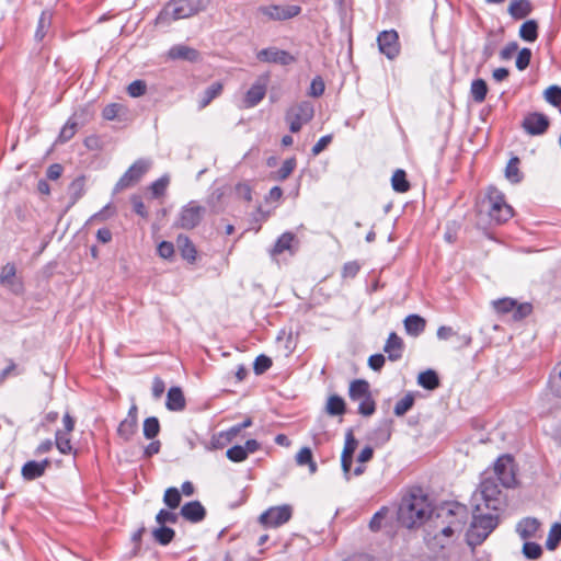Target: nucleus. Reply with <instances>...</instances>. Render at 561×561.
Listing matches in <instances>:
<instances>
[{
  "mask_svg": "<svg viewBox=\"0 0 561 561\" xmlns=\"http://www.w3.org/2000/svg\"><path fill=\"white\" fill-rule=\"evenodd\" d=\"M147 85L142 80L133 81L128 88L127 92L133 98H139L146 93Z\"/></svg>",
  "mask_w": 561,
  "mask_h": 561,
  "instance_id": "obj_60",
  "label": "nucleus"
},
{
  "mask_svg": "<svg viewBox=\"0 0 561 561\" xmlns=\"http://www.w3.org/2000/svg\"><path fill=\"white\" fill-rule=\"evenodd\" d=\"M114 214H115V208L112 206V204H107L100 211L92 215L89 218L88 224H91L93 221H104V220L111 218L112 216H114Z\"/></svg>",
  "mask_w": 561,
  "mask_h": 561,
  "instance_id": "obj_55",
  "label": "nucleus"
},
{
  "mask_svg": "<svg viewBox=\"0 0 561 561\" xmlns=\"http://www.w3.org/2000/svg\"><path fill=\"white\" fill-rule=\"evenodd\" d=\"M357 440L350 430L345 435V443L341 455V466L344 473L345 479L348 481L351 479V467L353 462V454L356 450Z\"/></svg>",
  "mask_w": 561,
  "mask_h": 561,
  "instance_id": "obj_14",
  "label": "nucleus"
},
{
  "mask_svg": "<svg viewBox=\"0 0 561 561\" xmlns=\"http://www.w3.org/2000/svg\"><path fill=\"white\" fill-rule=\"evenodd\" d=\"M518 164H519V159L517 157H513L510 159V161L505 168V178L511 183H514V184L519 183L523 179V175L519 171Z\"/></svg>",
  "mask_w": 561,
  "mask_h": 561,
  "instance_id": "obj_35",
  "label": "nucleus"
},
{
  "mask_svg": "<svg viewBox=\"0 0 561 561\" xmlns=\"http://www.w3.org/2000/svg\"><path fill=\"white\" fill-rule=\"evenodd\" d=\"M169 56L172 59H185V60H196L198 57V53L185 45H175L169 50Z\"/></svg>",
  "mask_w": 561,
  "mask_h": 561,
  "instance_id": "obj_28",
  "label": "nucleus"
},
{
  "mask_svg": "<svg viewBox=\"0 0 561 561\" xmlns=\"http://www.w3.org/2000/svg\"><path fill=\"white\" fill-rule=\"evenodd\" d=\"M312 451L309 447H302L296 455V462L298 466H306L308 462H311Z\"/></svg>",
  "mask_w": 561,
  "mask_h": 561,
  "instance_id": "obj_64",
  "label": "nucleus"
},
{
  "mask_svg": "<svg viewBox=\"0 0 561 561\" xmlns=\"http://www.w3.org/2000/svg\"><path fill=\"white\" fill-rule=\"evenodd\" d=\"M460 522H451L449 525L444 526L439 534H435L431 537V534H427L426 541L432 547L444 548L447 540L454 535L455 530L459 528Z\"/></svg>",
  "mask_w": 561,
  "mask_h": 561,
  "instance_id": "obj_19",
  "label": "nucleus"
},
{
  "mask_svg": "<svg viewBox=\"0 0 561 561\" xmlns=\"http://www.w3.org/2000/svg\"><path fill=\"white\" fill-rule=\"evenodd\" d=\"M324 89H325V85H324L322 78L316 77L311 81L309 94L314 98L321 96L324 92Z\"/></svg>",
  "mask_w": 561,
  "mask_h": 561,
  "instance_id": "obj_62",
  "label": "nucleus"
},
{
  "mask_svg": "<svg viewBox=\"0 0 561 561\" xmlns=\"http://www.w3.org/2000/svg\"><path fill=\"white\" fill-rule=\"evenodd\" d=\"M414 404V397L410 393L405 394L394 405V414L398 416L404 415Z\"/></svg>",
  "mask_w": 561,
  "mask_h": 561,
  "instance_id": "obj_49",
  "label": "nucleus"
},
{
  "mask_svg": "<svg viewBox=\"0 0 561 561\" xmlns=\"http://www.w3.org/2000/svg\"><path fill=\"white\" fill-rule=\"evenodd\" d=\"M379 51L392 60L400 54L399 34L394 30L382 31L377 36Z\"/></svg>",
  "mask_w": 561,
  "mask_h": 561,
  "instance_id": "obj_10",
  "label": "nucleus"
},
{
  "mask_svg": "<svg viewBox=\"0 0 561 561\" xmlns=\"http://www.w3.org/2000/svg\"><path fill=\"white\" fill-rule=\"evenodd\" d=\"M313 114V105L309 101H302L290 106L286 113L290 131L298 133L305 124L312 119Z\"/></svg>",
  "mask_w": 561,
  "mask_h": 561,
  "instance_id": "obj_6",
  "label": "nucleus"
},
{
  "mask_svg": "<svg viewBox=\"0 0 561 561\" xmlns=\"http://www.w3.org/2000/svg\"><path fill=\"white\" fill-rule=\"evenodd\" d=\"M222 91V84L220 82H215L209 85L203 93L199 100V107H206L215 98H217Z\"/></svg>",
  "mask_w": 561,
  "mask_h": 561,
  "instance_id": "obj_37",
  "label": "nucleus"
},
{
  "mask_svg": "<svg viewBox=\"0 0 561 561\" xmlns=\"http://www.w3.org/2000/svg\"><path fill=\"white\" fill-rule=\"evenodd\" d=\"M272 366V359L266 355H259L253 364V369L256 375H261L270 369Z\"/></svg>",
  "mask_w": 561,
  "mask_h": 561,
  "instance_id": "obj_57",
  "label": "nucleus"
},
{
  "mask_svg": "<svg viewBox=\"0 0 561 561\" xmlns=\"http://www.w3.org/2000/svg\"><path fill=\"white\" fill-rule=\"evenodd\" d=\"M530 11L531 4L528 0H513L508 7V13L517 20L526 18Z\"/></svg>",
  "mask_w": 561,
  "mask_h": 561,
  "instance_id": "obj_26",
  "label": "nucleus"
},
{
  "mask_svg": "<svg viewBox=\"0 0 561 561\" xmlns=\"http://www.w3.org/2000/svg\"><path fill=\"white\" fill-rule=\"evenodd\" d=\"M348 394L351 400L357 401L370 394L369 383L366 380L357 379L351 382Z\"/></svg>",
  "mask_w": 561,
  "mask_h": 561,
  "instance_id": "obj_27",
  "label": "nucleus"
},
{
  "mask_svg": "<svg viewBox=\"0 0 561 561\" xmlns=\"http://www.w3.org/2000/svg\"><path fill=\"white\" fill-rule=\"evenodd\" d=\"M549 386L552 393L561 398V362L552 369L549 378Z\"/></svg>",
  "mask_w": 561,
  "mask_h": 561,
  "instance_id": "obj_40",
  "label": "nucleus"
},
{
  "mask_svg": "<svg viewBox=\"0 0 561 561\" xmlns=\"http://www.w3.org/2000/svg\"><path fill=\"white\" fill-rule=\"evenodd\" d=\"M121 108L119 104L111 103L103 108L102 116L106 121H113L118 115Z\"/></svg>",
  "mask_w": 561,
  "mask_h": 561,
  "instance_id": "obj_63",
  "label": "nucleus"
},
{
  "mask_svg": "<svg viewBox=\"0 0 561 561\" xmlns=\"http://www.w3.org/2000/svg\"><path fill=\"white\" fill-rule=\"evenodd\" d=\"M391 184H392V188L399 193H404L410 188V184L407 181V174L401 169H398L397 171H394V173L391 178Z\"/></svg>",
  "mask_w": 561,
  "mask_h": 561,
  "instance_id": "obj_38",
  "label": "nucleus"
},
{
  "mask_svg": "<svg viewBox=\"0 0 561 561\" xmlns=\"http://www.w3.org/2000/svg\"><path fill=\"white\" fill-rule=\"evenodd\" d=\"M497 526V516L493 512L472 508V522L467 533V542L471 547L481 545Z\"/></svg>",
  "mask_w": 561,
  "mask_h": 561,
  "instance_id": "obj_4",
  "label": "nucleus"
},
{
  "mask_svg": "<svg viewBox=\"0 0 561 561\" xmlns=\"http://www.w3.org/2000/svg\"><path fill=\"white\" fill-rule=\"evenodd\" d=\"M327 413L336 416L342 415L345 412V402L342 397L332 394L329 397L325 407Z\"/></svg>",
  "mask_w": 561,
  "mask_h": 561,
  "instance_id": "obj_33",
  "label": "nucleus"
},
{
  "mask_svg": "<svg viewBox=\"0 0 561 561\" xmlns=\"http://www.w3.org/2000/svg\"><path fill=\"white\" fill-rule=\"evenodd\" d=\"M156 522L160 526H165V524H175L178 522V515L168 510H160L156 516Z\"/></svg>",
  "mask_w": 561,
  "mask_h": 561,
  "instance_id": "obj_59",
  "label": "nucleus"
},
{
  "mask_svg": "<svg viewBox=\"0 0 561 561\" xmlns=\"http://www.w3.org/2000/svg\"><path fill=\"white\" fill-rule=\"evenodd\" d=\"M176 243L183 259L187 260L188 262L195 261L196 249L188 237L180 234L178 237Z\"/></svg>",
  "mask_w": 561,
  "mask_h": 561,
  "instance_id": "obj_29",
  "label": "nucleus"
},
{
  "mask_svg": "<svg viewBox=\"0 0 561 561\" xmlns=\"http://www.w3.org/2000/svg\"><path fill=\"white\" fill-rule=\"evenodd\" d=\"M150 167L151 162L149 160L138 159L135 161L115 184L114 194L119 193L139 182Z\"/></svg>",
  "mask_w": 561,
  "mask_h": 561,
  "instance_id": "obj_7",
  "label": "nucleus"
},
{
  "mask_svg": "<svg viewBox=\"0 0 561 561\" xmlns=\"http://www.w3.org/2000/svg\"><path fill=\"white\" fill-rule=\"evenodd\" d=\"M431 514L432 508L427 496L420 488H415L402 497L398 519L403 526L412 528L422 525Z\"/></svg>",
  "mask_w": 561,
  "mask_h": 561,
  "instance_id": "obj_1",
  "label": "nucleus"
},
{
  "mask_svg": "<svg viewBox=\"0 0 561 561\" xmlns=\"http://www.w3.org/2000/svg\"><path fill=\"white\" fill-rule=\"evenodd\" d=\"M494 479L503 488H513L516 483L513 458L510 455L500 456L493 468Z\"/></svg>",
  "mask_w": 561,
  "mask_h": 561,
  "instance_id": "obj_9",
  "label": "nucleus"
},
{
  "mask_svg": "<svg viewBox=\"0 0 561 561\" xmlns=\"http://www.w3.org/2000/svg\"><path fill=\"white\" fill-rule=\"evenodd\" d=\"M493 308L497 313H508L512 312L516 307V300L513 298H501L492 301Z\"/></svg>",
  "mask_w": 561,
  "mask_h": 561,
  "instance_id": "obj_45",
  "label": "nucleus"
},
{
  "mask_svg": "<svg viewBox=\"0 0 561 561\" xmlns=\"http://www.w3.org/2000/svg\"><path fill=\"white\" fill-rule=\"evenodd\" d=\"M85 179L79 176L75 179L69 185V192L71 194L72 202L76 203L84 194Z\"/></svg>",
  "mask_w": 561,
  "mask_h": 561,
  "instance_id": "obj_48",
  "label": "nucleus"
},
{
  "mask_svg": "<svg viewBox=\"0 0 561 561\" xmlns=\"http://www.w3.org/2000/svg\"><path fill=\"white\" fill-rule=\"evenodd\" d=\"M16 268L13 263H7L0 273V284L10 288L12 291H18L20 284L15 279Z\"/></svg>",
  "mask_w": 561,
  "mask_h": 561,
  "instance_id": "obj_22",
  "label": "nucleus"
},
{
  "mask_svg": "<svg viewBox=\"0 0 561 561\" xmlns=\"http://www.w3.org/2000/svg\"><path fill=\"white\" fill-rule=\"evenodd\" d=\"M163 503L170 508L175 510L181 503V492L174 488H168L163 495Z\"/></svg>",
  "mask_w": 561,
  "mask_h": 561,
  "instance_id": "obj_41",
  "label": "nucleus"
},
{
  "mask_svg": "<svg viewBox=\"0 0 561 561\" xmlns=\"http://www.w3.org/2000/svg\"><path fill=\"white\" fill-rule=\"evenodd\" d=\"M425 320L419 314H410L404 319L405 331L412 336L420 335L425 330Z\"/></svg>",
  "mask_w": 561,
  "mask_h": 561,
  "instance_id": "obj_24",
  "label": "nucleus"
},
{
  "mask_svg": "<svg viewBox=\"0 0 561 561\" xmlns=\"http://www.w3.org/2000/svg\"><path fill=\"white\" fill-rule=\"evenodd\" d=\"M165 405L170 411H182L185 408V398L181 388L169 389Z\"/></svg>",
  "mask_w": 561,
  "mask_h": 561,
  "instance_id": "obj_23",
  "label": "nucleus"
},
{
  "mask_svg": "<svg viewBox=\"0 0 561 561\" xmlns=\"http://www.w3.org/2000/svg\"><path fill=\"white\" fill-rule=\"evenodd\" d=\"M210 0H172L167 3L156 19L157 25H168L186 19L207 9Z\"/></svg>",
  "mask_w": 561,
  "mask_h": 561,
  "instance_id": "obj_3",
  "label": "nucleus"
},
{
  "mask_svg": "<svg viewBox=\"0 0 561 561\" xmlns=\"http://www.w3.org/2000/svg\"><path fill=\"white\" fill-rule=\"evenodd\" d=\"M257 11L268 20L283 21L297 16L301 12L298 5H263Z\"/></svg>",
  "mask_w": 561,
  "mask_h": 561,
  "instance_id": "obj_12",
  "label": "nucleus"
},
{
  "mask_svg": "<svg viewBox=\"0 0 561 561\" xmlns=\"http://www.w3.org/2000/svg\"><path fill=\"white\" fill-rule=\"evenodd\" d=\"M471 96L474 102L482 103L488 93V85L483 79L473 80L470 88Z\"/></svg>",
  "mask_w": 561,
  "mask_h": 561,
  "instance_id": "obj_36",
  "label": "nucleus"
},
{
  "mask_svg": "<svg viewBox=\"0 0 561 561\" xmlns=\"http://www.w3.org/2000/svg\"><path fill=\"white\" fill-rule=\"evenodd\" d=\"M390 436H391L390 425L388 423H385L374 431L373 439L377 444H385L390 439Z\"/></svg>",
  "mask_w": 561,
  "mask_h": 561,
  "instance_id": "obj_52",
  "label": "nucleus"
},
{
  "mask_svg": "<svg viewBox=\"0 0 561 561\" xmlns=\"http://www.w3.org/2000/svg\"><path fill=\"white\" fill-rule=\"evenodd\" d=\"M561 541V524L554 523L548 534L546 547L548 550H554Z\"/></svg>",
  "mask_w": 561,
  "mask_h": 561,
  "instance_id": "obj_44",
  "label": "nucleus"
},
{
  "mask_svg": "<svg viewBox=\"0 0 561 561\" xmlns=\"http://www.w3.org/2000/svg\"><path fill=\"white\" fill-rule=\"evenodd\" d=\"M204 214L205 208L196 201H191L181 208L175 225L182 229H193L199 225Z\"/></svg>",
  "mask_w": 561,
  "mask_h": 561,
  "instance_id": "obj_8",
  "label": "nucleus"
},
{
  "mask_svg": "<svg viewBox=\"0 0 561 561\" xmlns=\"http://www.w3.org/2000/svg\"><path fill=\"white\" fill-rule=\"evenodd\" d=\"M530 59L531 50L529 48H522L516 57V68L518 70H525L529 66Z\"/></svg>",
  "mask_w": 561,
  "mask_h": 561,
  "instance_id": "obj_58",
  "label": "nucleus"
},
{
  "mask_svg": "<svg viewBox=\"0 0 561 561\" xmlns=\"http://www.w3.org/2000/svg\"><path fill=\"white\" fill-rule=\"evenodd\" d=\"M519 36L526 42H535L538 37V24L535 20L524 22L519 28Z\"/></svg>",
  "mask_w": 561,
  "mask_h": 561,
  "instance_id": "obj_32",
  "label": "nucleus"
},
{
  "mask_svg": "<svg viewBox=\"0 0 561 561\" xmlns=\"http://www.w3.org/2000/svg\"><path fill=\"white\" fill-rule=\"evenodd\" d=\"M69 435L70 434L64 433L60 430L55 434L56 447L64 455H68L72 450Z\"/></svg>",
  "mask_w": 561,
  "mask_h": 561,
  "instance_id": "obj_42",
  "label": "nucleus"
},
{
  "mask_svg": "<svg viewBox=\"0 0 561 561\" xmlns=\"http://www.w3.org/2000/svg\"><path fill=\"white\" fill-rule=\"evenodd\" d=\"M533 311V306L529 302L518 304L516 301V307L513 309V319L516 321L523 320L528 317Z\"/></svg>",
  "mask_w": 561,
  "mask_h": 561,
  "instance_id": "obj_56",
  "label": "nucleus"
},
{
  "mask_svg": "<svg viewBox=\"0 0 561 561\" xmlns=\"http://www.w3.org/2000/svg\"><path fill=\"white\" fill-rule=\"evenodd\" d=\"M486 208L490 221L496 225L506 222L513 217V208L506 203L504 194L496 187H489L482 202Z\"/></svg>",
  "mask_w": 561,
  "mask_h": 561,
  "instance_id": "obj_5",
  "label": "nucleus"
},
{
  "mask_svg": "<svg viewBox=\"0 0 561 561\" xmlns=\"http://www.w3.org/2000/svg\"><path fill=\"white\" fill-rule=\"evenodd\" d=\"M49 461L47 459L43 461L31 460L24 463L22 467V477L25 480H34L42 477L48 467Z\"/></svg>",
  "mask_w": 561,
  "mask_h": 561,
  "instance_id": "obj_20",
  "label": "nucleus"
},
{
  "mask_svg": "<svg viewBox=\"0 0 561 561\" xmlns=\"http://www.w3.org/2000/svg\"><path fill=\"white\" fill-rule=\"evenodd\" d=\"M138 427V422L134 420L124 419L118 427H117V434L121 438L124 440H129L134 434L136 433Z\"/></svg>",
  "mask_w": 561,
  "mask_h": 561,
  "instance_id": "obj_34",
  "label": "nucleus"
},
{
  "mask_svg": "<svg viewBox=\"0 0 561 561\" xmlns=\"http://www.w3.org/2000/svg\"><path fill=\"white\" fill-rule=\"evenodd\" d=\"M505 494L492 477H484L471 496V506L477 511L499 512L505 505Z\"/></svg>",
  "mask_w": 561,
  "mask_h": 561,
  "instance_id": "obj_2",
  "label": "nucleus"
},
{
  "mask_svg": "<svg viewBox=\"0 0 561 561\" xmlns=\"http://www.w3.org/2000/svg\"><path fill=\"white\" fill-rule=\"evenodd\" d=\"M181 516L190 523H199L206 516V510L199 501L185 503L180 511Z\"/></svg>",
  "mask_w": 561,
  "mask_h": 561,
  "instance_id": "obj_17",
  "label": "nucleus"
},
{
  "mask_svg": "<svg viewBox=\"0 0 561 561\" xmlns=\"http://www.w3.org/2000/svg\"><path fill=\"white\" fill-rule=\"evenodd\" d=\"M53 13L48 10L42 12L35 31V39L42 42L51 27Z\"/></svg>",
  "mask_w": 561,
  "mask_h": 561,
  "instance_id": "obj_25",
  "label": "nucleus"
},
{
  "mask_svg": "<svg viewBox=\"0 0 561 561\" xmlns=\"http://www.w3.org/2000/svg\"><path fill=\"white\" fill-rule=\"evenodd\" d=\"M359 401V404H358V413L364 415V416H369L371 414H374L375 410H376V403L374 401V399L371 398V394L369 396H366L365 398L358 400Z\"/></svg>",
  "mask_w": 561,
  "mask_h": 561,
  "instance_id": "obj_51",
  "label": "nucleus"
},
{
  "mask_svg": "<svg viewBox=\"0 0 561 561\" xmlns=\"http://www.w3.org/2000/svg\"><path fill=\"white\" fill-rule=\"evenodd\" d=\"M546 101L554 106L561 105V88L559 85H550L545 91Z\"/></svg>",
  "mask_w": 561,
  "mask_h": 561,
  "instance_id": "obj_53",
  "label": "nucleus"
},
{
  "mask_svg": "<svg viewBox=\"0 0 561 561\" xmlns=\"http://www.w3.org/2000/svg\"><path fill=\"white\" fill-rule=\"evenodd\" d=\"M170 183V178L168 175H162L158 180H156L150 185V191L153 197L158 198L165 194L168 185Z\"/></svg>",
  "mask_w": 561,
  "mask_h": 561,
  "instance_id": "obj_46",
  "label": "nucleus"
},
{
  "mask_svg": "<svg viewBox=\"0 0 561 561\" xmlns=\"http://www.w3.org/2000/svg\"><path fill=\"white\" fill-rule=\"evenodd\" d=\"M256 57L261 61L279 64L283 66L290 65L296 60L295 57L288 51L275 47L260 50Z\"/></svg>",
  "mask_w": 561,
  "mask_h": 561,
  "instance_id": "obj_15",
  "label": "nucleus"
},
{
  "mask_svg": "<svg viewBox=\"0 0 561 561\" xmlns=\"http://www.w3.org/2000/svg\"><path fill=\"white\" fill-rule=\"evenodd\" d=\"M236 195L240 199H243L245 202H251V199H252L251 186L248 183H238L236 185Z\"/></svg>",
  "mask_w": 561,
  "mask_h": 561,
  "instance_id": "obj_61",
  "label": "nucleus"
},
{
  "mask_svg": "<svg viewBox=\"0 0 561 561\" xmlns=\"http://www.w3.org/2000/svg\"><path fill=\"white\" fill-rule=\"evenodd\" d=\"M296 164H297V162H296L295 158L286 159L283 162L282 167L276 172V179L279 181L286 180L295 170Z\"/></svg>",
  "mask_w": 561,
  "mask_h": 561,
  "instance_id": "obj_50",
  "label": "nucleus"
},
{
  "mask_svg": "<svg viewBox=\"0 0 561 561\" xmlns=\"http://www.w3.org/2000/svg\"><path fill=\"white\" fill-rule=\"evenodd\" d=\"M549 126L548 117L540 113H533L524 118L523 127L530 135H541Z\"/></svg>",
  "mask_w": 561,
  "mask_h": 561,
  "instance_id": "obj_16",
  "label": "nucleus"
},
{
  "mask_svg": "<svg viewBox=\"0 0 561 561\" xmlns=\"http://www.w3.org/2000/svg\"><path fill=\"white\" fill-rule=\"evenodd\" d=\"M295 239V236L291 232H284L275 242L273 249L271 250V255L275 256L282 254L283 252L290 250L291 243Z\"/></svg>",
  "mask_w": 561,
  "mask_h": 561,
  "instance_id": "obj_31",
  "label": "nucleus"
},
{
  "mask_svg": "<svg viewBox=\"0 0 561 561\" xmlns=\"http://www.w3.org/2000/svg\"><path fill=\"white\" fill-rule=\"evenodd\" d=\"M142 431H144V436L147 439L154 438L159 434V431H160L159 420L156 416L147 417L144 421Z\"/></svg>",
  "mask_w": 561,
  "mask_h": 561,
  "instance_id": "obj_43",
  "label": "nucleus"
},
{
  "mask_svg": "<svg viewBox=\"0 0 561 561\" xmlns=\"http://www.w3.org/2000/svg\"><path fill=\"white\" fill-rule=\"evenodd\" d=\"M383 351L388 354V358L392 362L398 360L402 356L403 341L394 332H391L386 341Z\"/></svg>",
  "mask_w": 561,
  "mask_h": 561,
  "instance_id": "obj_21",
  "label": "nucleus"
},
{
  "mask_svg": "<svg viewBox=\"0 0 561 561\" xmlns=\"http://www.w3.org/2000/svg\"><path fill=\"white\" fill-rule=\"evenodd\" d=\"M291 517L289 505L275 506L266 510L260 516V522L266 527H278L287 523Z\"/></svg>",
  "mask_w": 561,
  "mask_h": 561,
  "instance_id": "obj_11",
  "label": "nucleus"
},
{
  "mask_svg": "<svg viewBox=\"0 0 561 561\" xmlns=\"http://www.w3.org/2000/svg\"><path fill=\"white\" fill-rule=\"evenodd\" d=\"M174 535L175 531L167 526H160L152 531L154 540L163 546L170 543L173 540Z\"/></svg>",
  "mask_w": 561,
  "mask_h": 561,
  "instance_id": "obj_39",
  "label": "nucleus"
},
{
  "mask_svg": "<svg viewBox=\"0 0 561 561\" xmlns=\"http://www.w3.org/2000/svg\"><path fill=\"white\" fill-rule=\"evenodd\" d=\"M540 522L535 517L523 518L516 526V531L524 540H529L537 537L540 529Z\"/></svg>",
  "mask_w": 561,
  "mask_h": 561,
  "instance_id": "obj_18",
  "label": "nucleus"
},
{
  "mask_svg": "<svg viewBox=\"0 0 561 561\" xmlns=\"http://www.w3.org/2000/svg\"><path fill=\"white\" fill-rule=\"evenodd\" d=\"M268 84V76L259 77L247 91L243 99V106L251 108L256 106L265 96Z\"/></svg>",
  "mask_w": 561,
  "mask_h": 561,
  "instance_id": "obj_13",
  "label": "nucleus"
},
{
  "mask_svg": "<svg viewBox=\"0 0 561 561\" xmlns=\"http://www.w3.org/2000/svg\"><path fill=\"white\" fill-rule=\"evenodd\" d=\"M417 383L427 390H434L439 386V378L435 370L427 369L417 376Z\"/></svg>",
  "mask_w": 561,
  "mask_h": 561,
  "instance_id": "obj_30",
  "label": "nucleus"
},
{
  "mask_svg": "<svg viewBox=\"0 0 561 561\" xmlns=\"http://www.w3.org/2000/svg\"><path fill=\"white\" fill-rule=\"evenodd\" d=\"M226 456L233 462H241L248 458L247 450L241 445H236L229 448L226 453Z\"/></svg>",
  "mask_w": 561,
  "mask_h": 561,
  "instance_id": "obj_54",
  "label": "nucleus"
},
{
  "mask_svg": "<svg viewBox=\"0 0 561 561\" xmlns=\"http://www.w3.org/2000/svg\"><path fill=\"white\" fill-rule=\"evenodd\" d=\"M522 551L523 554L530 560L539 559L542 554L541 546L529 540H525Z\"/></svg>",
  "mask_w": 561,
  "mask_h": 561,
  "instance_id": "obj_47",
  "label": "nucleus"
}]
</instances>
